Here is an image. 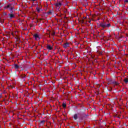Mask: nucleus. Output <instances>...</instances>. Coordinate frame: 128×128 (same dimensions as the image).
I'll list each match as a JSON object with an SVG mask.
<instances>
[{
	"label": "nucleus",
	"mask_w": 128,
	"mask_h": 128,
	"mask_svg": "<svg viewBox=\"0 0 128 128\" xmlns=\"http://www.w3.org/2000/svg\"><path fill=\"white\" fill-rule=\"evenodd\" d=\"M4 10H10V14H13L14 12V5L12 4H9L4 7Z\"/></svg>",
	"instance_id": "obj_1"
},
{
	"label": "nucleus",
	"mask_w": 128,
	"mask_h": 128,
	"mask_svg": "<svg viewBox=\"0 0 128 128\" xmlns=\"http://www.w3.org/2000/svg\"><path fill=\"white\" fill-rule=\"evenodd\" d=\"M98 26L102 28H110V24H106V22H101L98 24Z\"/></svg>",
	"instance_id": "obj_2"
},
{
	"label": "nucleus",
	"mask_w": 128,
	"mask_h": 128,
	"mask_svg": "<svg viewBox=\"0 0 128 128\" xmlns=\"http://www.w3.org/2000/svg\"><path fill=\"white\" fill-rule=\"evenodd\" d=\"M34 38L36 40H40V36L38 34H35L33 35Z\"/></svg>",
	"instance_id": "obj_3"
},
{
	"label": "nucleus",
	"mask_w": 128,
	"mask_h": 128,
	"mask_svg": "<svg viewBox=\"0 0 128 128\" xmlns=\"http://www.w3.org/2000/svg\"><path fill=\"white\" fill-rule=\"evenodd\" d=\"M88 114H83L80 118V120H84V118H88Z\"/></svg>",
	"instance_id": "obj_4"
},
{
	"label": "nucleus",
	"mask_w": 128,
	"mask_h": 128,
	"mask_svg": "<svg viewBox=\"0 0 128 128\" xmlns=\"http://www.w3.org/2000/svg\"><path fill=\"white\" fill-rule=\"evenodd\" d=\"M68 46H70V44L68 42L64 43L63 45V48H68Z\"/></svg>",
	"instance_id": "obj_5"
},
{
	"label": "nucleus",
	"mask_w": 128,
	"mask_h": 128,
	"mask_svg": "<svg viewBox=\"0 0 128 128\" xmlns=\"http://www.w3.org/2000/svg\"><path fill=\"white\" fill-rule=\"evenodd\" d=\"M46 14H48V16H52V14H54V10H50L48 12H46Z\"/></svg>",
	"instance_id": "obj_6"
},
{
	"label": "nucleus",
	"mask_w": 128,
	"mask_h": 128,
	"mask_svg": "<svg viewBox=\"0 0 128 128\" xmlns=\"http://www.w3.org/2000/svg\"><path fill=\"white\" fill-rule=\"evenodd\" d=\"M8 16H9L10 18H14V14L12 13L8 14Z\"/></svg>",
	"instance_id": "obj_7"
},
{
	"label": "nucleus",
	"mask_w": 128,
	"mask_h": 128,
	"mask_svg": "<svg viewBox=\"0 0 128 128\" xmlns=\"http://www.w3.org/2000/svg\"><path fill=\"white\" fill-rule=\"evenodd\" d=\"M55 6H56V8H60V6H62V3L57 2L55 4Z\"/></svg>",
	"instance_id": "obj_8"
},
{
	"label": "nucleus",
	"mask_w": 128,
	"mask_h": 128,
	"mask_svg": "<svg viewBox=\"0 0 128 128\" xmlns=\"http://www.w3.org/2000/svg\"><path fill=\"white\" fill-rule=\"evenodd\" d=\"M36 10L37 12L40 13L42 10V8H40L38 6H37V7H36Z\"/></svg>",
	"instance_id": "obj_9"
},
{
	"label": "nucleus",
	"mask_w": 128,
	"mask_h": 128,
	"mask_svg": "<svg viewBox=\"0 0 128 128\" xmlns=\"http://www.w3.org/2000/svg\"><path fill=\"white\" fill-rule=\"evenodd\" d=\"M47 50H52V46H50V44L47 45Z\"/></svg>",
	"instance_id": "obj_10"
},
{
	"label": "nucleus",
	"mask_w": 128,
	"mask_h": 128,
	"mask_svg": "<svg viewBox=\"0 0 128 128\" xmlns=\"http://www.w3.org/2000/svg\"><path fill=\"white\" fill-rule=\"evenodd\" d=\"M14 68H16V70H18L20 68V66H18V64H14Z\"/></svg>",
	"instance_id": "obj_11"
},
{
	"label": "nucleus",
	"mask_w": 128,
	"mask_h": 128,
	"mask_svg": "<svg viewBox=\"0 0 128 128\" xmlns=\"http://www.w3.org/2000/svg\"><path fill=\"white\" fill-rule=\"evenodd\" d=\"M73 118L74 120H78V114H74Z\"/></svg>",
	"instance_id": "obj_12"
},
{
	"label": "nucleus",
	"mask_w": 128,
	"mask_h": 128,
	"mask_svg": "<svg viewBox=\"0 0 128 128\" xmlns=\"http://www.w3.org/2000/svg\"><path fill=\"white\" fill-rule=\"evenodd\" d=\"M124 82L125 84H128V78H126L124 80Z\"/></svg>",
	"instance_id": "obj_13"
},
{
	"label": "nucleus",
	"mask_w": 128,
	"mask_h": 128,
	"mask_svg": "<svg viewBox=\"0 0 128 128\" xmlns=\"http://www.w3.org/2000/svg\"><path fill=\"white\" fill-rule=\"evenodd\" d=\"M62 106V107L64 108H66V104L64 103H63Z\"/></svg>",
	"instance_id": "obj_14"
},
{
	"label": "nucleus",
	"mask_w": 128,
	"mask_h": 128,
	"mask_svg": "<svg viewBox=\"0 0 128 128\" xmlns=\"http://www.w3.org/2000/svg\"><path fill=\"white\" fill-rule=\"evenodd\" d=\"M112 84H116V86H118V84L116 82H114V81L112 82Z\"/></svg>",
	"instance_id": "obj_15"
},
{
	"label": "nucleus",
	"mask_w": 128,
	"mask_h": 128,
	"mask_svg": "<svg viewBox=\"0 0 128 128\" xmlns=\"http://www.w3.org/2000/svg\"><path fill=\"white\" fill-rule=\"evenodd\" d=\"M44 122H46V121L44 120H42V121H40V124H44Z\"/></svg>",
	"instance_id": "obj_16"
},
{
	"label": "nucleus",
	"mask_w": 128,
	"mask_h": 128,
	"mask_svg": "<svg viewBox=\"0 0 128 128\" xmlns=\"http://www.w3.org/2000/svg\"><path fill=\"white\" fill-rule=\"evenodd\" d=\"M4 16H8V14L6 12L3 13Z\"/></svg>",
	"instance_id": "obj_17"
},
{
	"label": "nucleus",
	"mask_w": 128,
	"mask_h": 128,
	"mask_svg": "<svg viewBox=\"0 0 128 128\" xmlns=\"http://www.w3.org/2000/svg\"><path fill=\"white\" fill-rule=\"evenodd\" d=\"M124 2L125 4H127V2H128V0H125L124 1Z\"/></svg>",
	"instance_id": "obj_18"
},
{
	"label": "nucleus",
	"mask_w": 128,
	"mask_h": 128,
	"mask_svg": "<svg viewBox=\"0 0 128 128\" xmlns=\"http://www.w3.org/2000/svg\"><path fill=\"white\" fill-rule=\"evenodd\" d=\"M85 4H88V0H84Z\"/></svg>",
	"instance_id": "obj_19"
},
{
	"label": "nucleus",
	"mask_w": 128,
	"mask_h": 128,
	"mask_svg": "<svg viewBox=\"0 0 128 128\" xmlns=\"http://www.w3.org/2000/svg\"><path fill=\"white\" fill-rule=\"evenodd\" d=\"M26 76V74H24L21 75V76H24H24Z\"/></svg>",
	"instance_id": "obj_20"
},
{
	"label": "nucleus",
	"mask_w": 128,
	"mask_h": 128,
	"mask_svg": "<svg viewBox=\"0 0 128 128\" xmlns=\"http://www.w3.org/2000/svg\"><path fill=\"white\" fill-rule=\"evenodd\" d=\"M19 40H20L19 38H17V39H16V41H17V42H18Z\"/></svg>",
	"instance_id": "obj_21"
},
{
	"label": "nucleus",
	"mask_w": 128,
	"mask_h": 128,
	"mask_svg": "<svg viewBox=\"0 0 128 128\" xmlns=\"http://www.w3.org/2000/svg\"><path fill=\"white\" fill-rule=\"evenodd\" d=\"M22 66H19V68H22Z\"/></svg>",
	"instance_id": "obj_22"
},
{
	"label": "nucleus",
	"mask_w": 128,
	"mask_h": 128,
	"mask_svg": "<svg viewBox=\"0 0 128 128\" xmlns=\"http://www.w3.org/2000/svg\"><path fill=\"white\" fill-rule=\"evenodd\" d=\"M2 4L0 3V8L2 7Z\"/></svg>",
	"instance_id": "obj_23"
},
{
	"label": "nucleus",
	"mask_w": 128,
	"mask_h": 128,
	"mask_svg": "<svg viewBox=\"0 0 128 128\" xmlns=\"http://www.w3.org/2000/svg\"><path fill=\"white\" fill-rule=\"evenodd\" d=\"M32 0V2H36V0Z\"/></svg>",
	"instance_id": "obj_24"
},
{
	"label": "nucleus",
	"mask_w": 128,
	"mask_h": 128,
	"mask_svg": "<svg viewBox=\"0 0 128 128\" xmlns=\"http://www.w3.org/2000/svg\"><path fill=\"white\" fill-rule=\"evenodd\" d=\"M102 36H104V33H103V34H102Z\"/></svg>",
	"instance_id": "obj_25"
},
{
	"label": "nucleus",
	"mask_w": 128,
	"mask_h": 128,
	"mask_svg": "<svg viewBox=\"0 0 128 128\" xmlns=\"http://www.w3.org/2000/svg\"><path fill=\"white\" fill-rule=\"evenodd\" d=\"M102 38H104V36H102Z\"/></svg>",
	"instance_id": "obj_26"
},
{
	"label": "nucleus",
	"mask_w": 128,
	"mask_h": 128,
	"mask_svg": "<svg viewBox=\"0 0 128 128\" xmlns=\"http://www.w3.org/2000/svg\"><path fill=\"white\" fill-rule=\"evenodd\" d=\"M0 98H2V96H0Z\"/></svg>",
	"instance_id": "obj_27"
}]
</instances>
